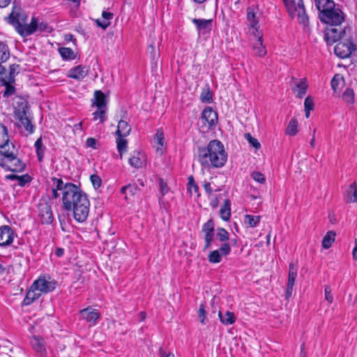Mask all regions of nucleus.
<instances>
[{
    "mask_svg": "<svg viewBox=\"0 0 357 357\" xmlns=\"http://www.w3.org/2000/svg\"><path fill=\"white\" fill-rule=\"evenodd\" d=\"M208 258V261L211 263L216 264V263H219L221 261L222 255L220 253V250H215L211 251L209 253Z\"/></svg>",
    "mask_w": 357,
    "mask_h": 357,
    "instance_id": "ea45409f",
    "label": "nucleus"
},
{
    "mask_svg": "<svg viewBox=\"0 0 357 357\" xmlns=\"http://www.w3.org/2000/svg\"><path fill=\"white\" fill-rule=\"evenodd\" d=\"M206 315V312L205 310V305L204 304H201L197 312V316L199 319V321L202 324H205Z\"/></svg>",
    "mask_w": 357,
    "mask_h": 357,
    "instance_id": "3c124183",
    "label": "nucleus"
},
{
    "mask_svg": "<svg viewBox=\"0 0 357 357\" xmlns=\"http://www.w3.org/2000/svg\"><path fill=\"white\" fill-rule=\"evenodd\" d=\"M231 203L229 199H226L224 201L223 205L221 206L220 210V215L221 218L224 221H228L231 216Z\"/></svg>",
    "mask_w": 357,
    "mask_h": 357,
    "instance_id": "a878e982",
    "label": "nucleus"
},
{
    "mask_svg": "<svg viewBox=\"0 0 357 357\" xmlns=\"http://www.w3.org/2000/svg\"><path fill=\"white\" fill-rule=\"evenodd\" d=\"M106 112H107V109L97 108L96 111H95L93 113V121L99 120L100 122H101V123L105 122L107 119Z\"/></svg>",
    "mask_w": 357,
    "mask_h": 357,
    "instance_id": "f704fd0d",
    "label": "nucleus"
},
{
    "mask_svg": "<svg viewBox=\"0 0 357 357\" xmlns=\"http://www.w3.org/2000/svg\"><path fill=\"white\" fill-rule=\"evenodd\" d=\"M15 91V88L13 86L10 85V84H7L6 86V89L3 91V97H8V96L14 94Z\"/></svg>",
    "mask_w": 357,
    "mask_h": 357,
    "instance_id": "e2e57ef3",
    "label": "nucleus"
},
{
    "mask_svg": "<svg viewBox=\"0 0 357 357\" xmlns=\"http://www.w3.org/2000/svg\"><path fill=\"white\" fill-rule=\"evenodd\" d=\"M297 276V270L294 266V264H290L289 268L288 281L286 289V298H290L293 293V289L295 284V280Z\"/></svg>",
    "mask_w": 357,
    "mask_h": 357,
    "instance_id": "4468645a",
    "label": "nucleus"
},
{
    "mask_svg": "<svg viewBox=\"0 0 357 357\" xmlns=\"http://www.w3.org/2000/svg\"><path fill=\"white\" fill-rule=\"evenodd\" d=\"M200 99L203 102L210 103L212 101V94L208 88L202 91L200 95Z\"/></svg>",
    "mask_w": 357,
    "mask_h": 357,
    "instance_id": "49530a36",
    "label": "nucleus"
},
{
    "mask_svg": "<svg viewBox=\"0 0 357 357\" xmlns=\"http://www.w3.org/2000/svg\"><path fill=\"white\" fill-rule=\"evenodd\" d=\"M87 74L88 68L86 66L79 65L71 68L68 72V76L77 80H82Z\"/></svg>",
    "mask_w": 357,
    "mask_h": 357,
    "instance_id": "6ab92c4d",
    "label": "nucleus"
},
{
    "mask_svg": "<svg viewBox=\"0 0 357 357\" xmlns=\"http://www.w3.org/2000/svg\"><path fill=\"white\" fill-rule=\"evenodd\" d=\"M90 179L95 188L100 187L102 181L99 176L96 174H92L90 177Z\"/></svg>",
    "mask_w": 357,
    "mask_h": 357,
    "instance_id": "4d7b16f0",
    "label": "nucleus"
},
{
    "mask_svg": "<svg viewBox=\"0 0 357 357\" xmlns=\"http://www.w3.org/2000/svg\"><path fill=\"white\" fill-rule=\"evenodd\" d=\"M201 120L204 126H206L207 128H211L218 122V114L212 107H206L202 113Z\"/></svg>",
    "mask_w": 357,
    "mask_h": 357,
    "instance_id": "9b49d317",
    "label": "nucleus"
},
{
    "mask_svg": "<svg viewBox=\"0 0 357 357\" xmlns=\"http://www.w3.org/2000/svg\"><path fill=\"white\" fill-rule=\"evenodd\" d=\"M15 233L12 228L8 225L0 227V246L10 245L14 240Z\"/></svg>",
    "mask_w": 357,
    "mask_h": 357,
    "instance_id": "f8f14e48",
    "label": "nucleus"
},
{
    "mask_svg": "<svg viewBox=\"0 0 357 357\" xmlns=\"http://www.w3.org/2000/svg\"><path fill=\"white\" fill-rule=\"evenodd\" d=\"M305 109L307 110H312L314 107V102L312 98L310 96H307L305 99L304 102Z\"/></svg>",
    "mask_w": 357,
    "mask_h": 357,
    "instance_id": "69168bd1",
    "label": "nucleus"
},
{
    "mask_svg": "<svg viewBox=\"0 0 357 357\" xmlns=\"http://www.w3.org/2000/svg\"><path fill=\"white\" fill-rule=\"evenodd\" d=\"M188 190L191 193H192V192H194L195 193H198L199 187H198L197 184L196 183L192 176H190L188 177Z\"/></svg>",
    "mask_w": 357,
    "mask_h": 357,
    "instance_id": "de8ad7c7",
    "label": "nucleus"
},
{
    "mask_svg": "<svg viewBox=\"0 0 357 357\" xmlns=\"http://www.w3.org/2000/svg\"><path fill=\"white\" fill-rule=\"evenodd\" d=\"M192 23L196 26L199 33H206L211 31L213 26L212 20L197 19L192 20Z\"/></svg>",
    "mask_w": 357,
    "mask_h": 357,
    "instance_id": "2eb2a0df",
    "label": "nucleus"
},
{
    "mask_svg": "<svg viewBox=\"0 0 357 357\" xmlns=\"http://www.w3.org/2000/svg\"><path fill=\"white\" fill-rule=\"evenodd\" d=\"M322 22L332 25H340L344 20L343 13L339 9H335L333 7L328 10H325L323 14L319 15Z\"/></svg>",
    "mask_w": 357,
    "mask_h": 357,
    "instance_id": "423d86ee",
    "label": "nucleus"
},
{
    "mask_svg": "<svg viewBox=\"0 0 357 357\" xmlns=\"http://www.w3.org/2000/svg\"><path fill=\"white\" fill-rule=\"evenodd\" d=\"M10 57L8 47L3 43H0V62H5Z\"/></svg>",
    "mask_w": 357,
    "mask_h": 357,
    "instance_id": "c9c22d12",
    "label": "nucleus"
},
{
    "mask_svg": "<svg viewBox=\"0 0 357 357\" xmlns=\"http://www.w3.org/2000/svg\"><path fill=\"white\" fill-rule=\"evenodd\" d=\"M350 29H342L341 27H335L328 29L324 33V40L328 45H332L335 43H338L343 40L347 35Z\"/></svg>",
    "mask_w": 357,
    "mask_h": 357,
    "instance_id": "0eeeda50",
    "label": "nucleus"
},
{
    "mask_svg": "<svg viewBox=\"0 0 357 357\" xmlns=\"http://www.w3.org/2000/svg\"><path fill=\"white\" fill-rule=\"evenodd\" d=\"M347 199L349 202H357V190L354 188L353 185H350L347 194Z\"/></svg>",
    "mask_w": 357,
    "mask_h": 357,
    "instance_id": "09e8293b",
    "label": "nucleus"
},
{
    "mask_svg": "<svg viewBox=\"0 0 357 357\" xmlns=\"http://www.w3.org/2000/svg\"><path fill=\"white\" fill-rule=\"evenodd\" d=\"M297 127V120L295 118L291 119L287 126L285 133L290 136L296 135L298 132Z\"/></svg>",
    "mask_w": 357,
    "mask_h": 357,
    "instance_id": "473e14b6",
    "label": "nucleus"
},
{
    "mask_svg": "<svg viewBox=\"0 0 357 357\" xmlns=\"http://www.w3.org/2000/svg\"><path fill=\"white\" fill-rule=\"evenodd\" d=\"M59 52L64 60H72L75 58L74 51L70 47H60Z\"/></svg>",
    "mask_w": 357,
    "mask_h": 357,
    "instance_id": "2f4dec72",
    "label": "nucleus"
},
{
    "mask_svg": "<svg viewBox=\"0 0 357 357\" xmlns=\"http://www.w3.org/2000/svg\"><path fill=\"white\" fill-rule=\"evenodd\" d=\"M53 181V188L52 189V198L57 199L59 197V193L58 191H61L62 194V203L63 204V195L65 190L66 189L67 185H73L72 183H64L61 178H57L56 177H53L52 178Z\"/></svg>",
    "mask_w": 357,
    "mask_h": 357,
    "instance_id": "ddd939ff",
    "label": "nucleus"
},
{
    "mask_svg": "<svg viewBox=\"0 0 357 357\" xmlns=\"http://www.w3.org/2000/svg\"><path fill=\"white\" fill-rule=\"evenodd\" d=\"M31 344L39 356L43 357L46 354L45 342L43 338L33 336L31 340Z\"/></svg>",
    "mask_w": 357,
    "mask_h": 357,
    "instance_id": "dca6fc26",
    "label": "nucleus"
},
{
    "mask_svg": "<svg viewBox=\"0 0 357 357\" xmlns=\"http://www.w3.org/2000/svg\"><path fill=\"white\" fill-rule=\"evenodd\" d=\"M63 206L66 211H73L74 218L78 222H83L89 215L90 202L86 194L73 183L66 187Z\"/></svg>",
    "mask_w": 357,
    "mask_h": 357,
    "instance_id": "f257e3e1",
    "label": "nucleus"
},
{
    "mask_svg": "<svg viewBox=\"0 0 357 357\" xmlns=\"http://www.w3.org/2000/svg\"><path fill=\"white\" fill-rule=\"evenodd\" d=\"M295 87L298 91L297 96L300 98H303L306 94L307 84L305 79H301L295 83Z\"/></svg>",
    "mask_w": 357,
    "mask_h": 357,
    "instance_id": "c756f323",
    "label": "nucleus"
},
{
    "mask_svg": "<svg viewBox=\"0 0 357 357\" xmlns=\"http://www.w3.org/2000/svg\"><path fill=\"white\" fill-rule=\"evenodd\" d=\"M218 250H220V253L222 255L227 256L231 252L230 244L227 242H224Z\"/></svg>",
    "mask_w": 357,
    "mask_h": 357,
    "instance_id": "603ef678",
    "label": "nucleus"
},
{
    "mask_svg": "<svg viewBox=\"0 0 357 357\" xmlns=\"http://www.w3.org/2000/svg\"><path fill=\"white\" fill-rule=\"evenodd\" d=\"M155 139L157 144H159L160 146H162L164 145V142H165L164 134L160 130H158L157 131Z\"/></svg>",
    "mask_w": 357,
    "mask_h": 357,
    "instance_id": "bf43d9fd",
    "label": "nucleus"
},
{
    "mask_svg": "<svg viewBox=\"0 0 357 357\" xmlns=\"http://www.w3.org/2000/svg\"><path fill=\"white\" fill-rule=\"evenodd\" d=\"M260 216H255L251 215H245V222L249 225L251 227H255L257 226L260 221Z\"/></svg>",
    "mask_w": 357,
    "mask_h": 357,
    "instance_id": "4c0bfd02",
    "label": "nucleus"
},
{
    "mask_svg": "<svg viewBox=\"0 0 357 357\" xmlns=\"http://www.w3.org/2000/svg\"><path fill=\"white\" fill-rule=\"evenodd\" d=\"M31 176L26 174L22 176H19L17 178L18 185L21 187L24 186L26 183L31 182Z\"/></svg>",
    "mask_w": 357,
    "mask_h": 357,
    "instance_id": "864d4df0",
    "label": "nucleus"
},
{
    "mask_svg": "<svg viewBox=\"0 0 357 357\" xmlns=\"http://www.w3.org/2000/svg\"><path fill=\"white\" fill-rule=\"evenodd\" d=\"M96 22L98 26L101 27L103 29H106L110 25L109 21H107L102 18L97 19Z\"/></svg>",
    "mask_w": 357,
    "mask_h": 357,
    "instance_id": "0e129e2a",
    "label": "nucleus"
},
{
    "mask_svg": "<svg viewBox=\"0 0 357 357\" xmlns=\"http://www.w3.org/2000/svg\"><path fill=\"white\" fill-rule=\"evenodd\" d=\"M21 124L24 127L25 130L29 133L31 134L34 131V126L32 125L31 121L28 117L23 118L19 120Z\"/></svg>",
    "mask_w": 357,
    "mask_h": 357,
    "instance_id": "37998d69",
    "label": "nucleus"
},
{
    "mask_svg": "<svg viewBox=\"0 0 357 357\" xmlns=\"http://www.w3.org/2000/svg\"><path fill=\"white\" fill-rule=\"evenodd\" d=\"M244 137L245 139L249 142L250 145L253 146L256 150L261 147V144L257 139L253 137L250 133H245Z\"/></svg>",
    "mask_w": 357,
    "mask_h": 357,
    "instance_id": "c03bdc74",
    "label": "nucleus"
},
{
    "mask_svg": "<svg viewBox=\"0 0 357 357\" xmlns=\"http://www.w3.org/2000/svg\"><path fill=\"white\" fill-rule=\"evenodd\" d=\"M314 3L317 8L320 11V15L325 10H328L335 6L334 2L331 0H314Z\"/></svg>",
    "mask_w": 357,
    "mask_h": 357,
    "instance_id": "bb28decb",
    "label": "nucleus"
},
{
    "mask_svg": "<svg viewBox=\"0 0 357 357\" xmlns=\"http://www.w3.org/2000/svg\"><path fill=\"white\" fill-rule=\"evenodd\" d=\"M79 316L82 319L84 320L89 324V326H95L97 321L100 317V314L98 310L93 309L91 307H88L79 312Z\"/></svg>",
    "mask_w": 357,
    "mask_h": 357,
    "instance_id": "1a4fd4ad",
    "label": "nucleus"
},
{
    "mask_svg": "<svg viewBox=\"0 0 357 357\" xmlns=\"http://www.w3.org/2000/svg\"><path fill=\"white\" fill-rule=\"evenodd\" d=\"M342 98L343 100L349 103L352 104L354 101V92L353 89L350 88H347L342 94Z\"/></svg>",
    "mask_w": 357,
    "mask_h": 357,
    "instance_id": "58836bf2",
    "label": "nucleus"
},
{
    "mask_svg": "<svg viewBox=\"0 0 357 357\" xmlns=\"http://www.w3.org/2000/svg\"><path fill=\"white\" fill-rule=\"evenodd\" d=\"M131 131V126L127 121L121 120L119 121L116 134L119 137H126Z\"/></svg>",
    "mask_w": 357,
    "mask_h": 357,
    "instance_id": "393cba45",
    "label": "nucleus"
},
{
    "mask_svg": "<svg viewBox=\"0 0 357 357\" xmlns=\"http://www.w3.org/2000/svg\"><path fill=\"white\" fill-rule=\"evenodd\" d=\"M129 164L135 168L142 167L146 164V156L143 153L135 151L129 159Z\"/></svg>",
    "mask_w": 357,
    "mask_h": 357,
    "instance_id": "a211bd4d",
    "label": "nucleus"
},
{
    "mask_svg": "<svg viewBox=\"0 0 357 357\" xmlns=\"http://www.w3.org/2000/svg\"><path fill=\"white\" fill-rule=\"evenodd\" d=\"M217 238L221 242H227L229 239V232L224 228L219 227L217 229Z\"/></svg>",
    "mask_w": 357,
    "mask_h": 357,
    "instance_id": "e433bc0d",
    "label": "nucleus"
},
{
    "mask_svg": "<svg viewBox=\"0 0 357 357\" xmlns=\"http://www.w3.org/2000/svg\"><path fill=\"white\" fill-rule=\"evenodd\" d=\"M254 35L256 38H257V40L256 43L253 45V51L255 52V54L257 56L262 57L266 54V50L265 47L263 45L262 43V36H259V33H254Z\"/></svg>",
    "mask_w": 357,
    "mask_h": 357,
    "instance_id": "412c9836",
    "label": "nucleus"
},
{
    "mask_svg": "<svg viewBox=\"0 0 357 357\" xmlns=\"http://www.w3.org/2000/svg\"><path fill=\"white\" fill-rule=\"evenodd\" d=\"M126 188H128L127 190L130 192L131 195H135L139 190V188L135 183H129L126 185Z\"/></svg>",
    "mask_w": 357,
    "mask_h": 357,
    "instance_id": "680f3d73",
    "label": "nucleus"
},
{
    "mask_svg": "<svg viewBox=\"0 0 357 357\" xmlns=\"http://www.w3.org/2000/svg\"><path fill=\"white\" fill-rule=\"evenodd\" d=\"M356 50V45L350 35L339 41L334 47L335 54L340 59L349 58Z\"/></svg>",
    "mask_w": 357,
    "mask_h": 357,
    "instance_id": "39448f33",
    "label": "nucleus"
},
{
    "mask_svg": "<svg viewBox=\"0 0 357 357\" xmlns=\"http://www.w3.org/2000/svg\"><path fill=\"white\" fill-rule=\"evenodd\" d=\"M197 158L203 167L218 168L225 165L227 154L222 142L215 139L211 141L206 147L198 148Z\"/></svg>",
    "mask_w": 357,
    "mask_h": 357,
    "instance_id": "f03ea898",
    "label": "nucleus"
},
{
    "mask_svg": "<svg viewBox=\"0 0 357 357\" xmlns=\"http://www.w3.org/2000/svg\"><path fill=\"white\" fill-rule=\"evenodd\" d=\"M213 238H214V234H204V241H205V245H204V250H206L211 247V243L213 241Z\"/></svg>",
    "mask_w": 357,
    "mask_h": 357,
    "instance_id": "6e6d98bb",
    "label": "nucleus"
},
{
    "mask_svg": "<svg viewBox=\"0 0 357 357\" xmlns=\"http://www.w3.org/2000/svg\"><path fill=\"white\" fill-rule=\"evenodd\" d=\"M158 185L160 187V190L162 196L165 195L169 192V188L167 183L164 181L162 178L159 179Z\"/></svg>",
    "mask_w": 357,
    "mask_h": 357,
    "instance_id": "13d9d810",
    "label": "nucleus"
},
{
    "mask_svg": "<svg viewBox=\"0 0 357 357\" xmlns=\"http://www.w3.org/2000/svg\"><path fill=\"white\" fill-rule=\"evenodd\" d=\"M291 17H297L299 24L307 27L309 18L305 13L303 0H283Z\"/></svg>",
    "mask_w": 357,
    "mask_h": 357,
    "instance_id": "20e7f679",
    "label": "nucleus"
},
{
    "mask_svg": "<svg viewBox=\"0 0 357 357\" xmlns=\"http://www.w3.org/2000/svg\"><path fill=\"white\" fill-rule=\"evenodd\" d=\"M96 144H97L96 139L93 137H89L86 142V146L88 147H91L93 149H96Z\"/></svg>",
    "mask_w": 357,
    "mask_h": 357,
    "instance_id": "338daca9",
    "label": "nucleus"
},
{
    "mask_svg": "<svg viewBox=\"0 0 357 357\" xmlns=\"http://www.w3.org/2000/svg\"><path fill=\"white\" fill-rule=\"evenodd\" d=\"M1 154L3 155V158H0V166L6 170L9 171V162L10 160L8 158V155L10 154V152L3 151L1 152Z\"/></svg>",
    "mask_w": 357,
    "mask_h": 357,
    "instance_id": "a19ab883",
    "label": "nucleus"
},
{
    "mask_svg": "<svg viewBox=\"0 0 357 357\" xmlns=\"http://www.w3.org/2000/svg\"><path fill=\"white\" fill-rule=\"evenodd\" d=\"M34 146L36 148L38 160V161L42 162L44 158L46 147L43 145L41 137L38 138L36 141Z\"/></svg>",
    "mask_w": 357,
    "mask_h": 357,
    "instance_id": "cd10ccee",
    "label": "nucleus"
},
{
    "mask_svg": "<svg viewBox=\"0 0 357 357\" xmlns=\"http://www.w3.org/2000/svg\"><path fill=\"white\" fill-rule=\"evenodd\" d=\"M56 282L54 280H47L45 278H38L33 283V288L38 289L40 294H47L54 291L56 288Z\"/></svg>",
    "mask_w": 357,
    "mask_h": 357,
    "instance_id": "9d476101",
    "label": "nucleus"
},
{
    "mask_svg": "<svg viewBox=\"0 0 357 357\" xmlns=\"http://www.w3.org/2000/svg\"><path fill=\"white\" fill-rule=\"evenodd\" d=\"M343 79V77H341L340 75H335L331 82V87L332 89L336 91L337 89H339V85H340V83L341 82V80Z\"/></svg>",
    "mask_w": 357,
    "mask_h": 357,
    "instance_id": "8fccbe9b",
    "label": "nucleus"
},
{
    "mask_svg": "<svg viewBox=\"0 0 357 357\" xmlns=\"http://www.w3.org/2000/svg\"><path fill=\"white\" fill-rule=\"evenodd\" d=\"M336 234L333 231H328L324 236L322 240V246L325 249H328L332 245V243L335 241V237Z\"/></svg>",
    "mask_w": 357,
    "mask_h": 357,
    "instance_id": "c85d7f7f",
    "label": "nucleus"
},
{
    "mask_svg": "<svg viewBox=\"0 0 357 357\" xmlns=\"http://www.w3.org/2000/svg\"><path fill=\"white\" fill-rule=\"evenodd\" d=\"M202 231L206 234H214V223L212 220H208L206 223L204 224Z\"/></svg>",
    "mask_w": 357,
    "mask_h": 357,
    "instance_id": "a18cd8bd",
    "label": "nucleus"
},
{
    "mask_svg": "<svg viewBox=\"0 0 357 357\" xmlns=\"http://www.w3.org/2000/svg\"><path fill=\"white\" fill-rule=\"evenodd\" d=\"M41 296L40 291L38 289H34L33 288V284H31L30 289L26 292V296L23 300V304L24 305H29L36 299H38Z\"/></svg>",
    "mask_w": 357,
    "mask_h": 357,
    "instance_id": "5701e85b",
    "label": "nucleus"
},
{
    "mask_svg": "<svg viewBox=\"0 0 357 357\" xmlns=\"http://www.w3.org/2000/svg\"><path fill=\"white\" fill-rule=\"evenodd\" d=\"M27 110H28V105L27 102H23L22 104V107L19 109L15 112V116L17 120H20L23 118H26L27 116Z\"/></svg>",
    "mask_w": 357,
    "mask_h": 357,
    "instance_id": "79ce46f5",
    "label": "nucleus"
},
{
    "mask_svg": "<svg viewBox=\"0 0 357 357\" xmlns=\"http://www.w3.org/2000/svg\"><path fill=\"white\" fill-rule=\"evenodd\" d=\"M252 178L257 182L264 183L266 181L264 175L259 172H254L252 174Z\"/></svg>",
    "mask_w": 357,
    "mask_h": 357,
    "instance_id": "5fc2aeb1",
    "label": "nucleus"
},
{
    "mask_svg": "<svg viewBox=\"0 0 357 357\" xmlns=\"http://www.w3.org/2000/svg\"><path fill=\"white\" fill-rule=\"evenodd\" d=\"M38 215L43 224L50 225L54 221V215L51 205L47 202H41L38 204Z\"/></svg>",
    "mask_w": 357,
    "mask_h": 357,
    "instance_id": "6e6552de",
    "label": "nucleus"
},
{
    "mask_svg": "<svg viewBox=\"0 0 357 357\" xmlns=\"http://www.w3.org/2000/svg\"><path fill=\"white\" fill-rule=\"evenodd\" d=\"M8 22L14 26L17 33L22 37H26L33 33L38 29L36 18L32 17L30 24H26L27 16L20 7L13 5V10L7 17Z\"/></svg>",
    "mask_w": 357,
    "mask_h": 357,
    "instance_id": "7ed1b4c3",
    "label": "nucleus"
},
{
    "mask_svg": "<svg viewBox=\"0 0 357 357\" xmlns=\"http://www.w3.org/2000/svg\"><path fill=\"white\" fill-rule=\"evenodd\" d=\"M8 158L10 160L9 171L20 172L25 169V164L20 159L17 158L13 153L10 152V154L8 155Z\"/></svg>",
    "mask_w": 357,
    "mask_h": 357,
    "instance_id": "f3484780",
    "label": "nucleus"
},
{
    "mask_svg": "<svg viewBox=\"0 0 357 357\" xmlns=\"http://www.w3.org/2000/svg\"><path fill=\"white\" fill-rule=\"evenodd\" d=\"M247 20L248 25L254 29L253 33H257L258 32L257 25L259 22L254 8L252 7H248L247 9Z\"/></svg>",
    "mask_w": 357,
    "mask_h": 357,
    "instance_id": "aec40b11",
    "label": "nucleus"
},
{
    "mask_svg": "<svg viewBox=\"0 0 357 357\" xmlns=\"http://www.w3.org/2000/svg\"><path fill=\"white\" fill-rule=\"evenodd\" d=\"M125 137H119L117 136L116 139V144L118 152L119 153L121 158L122 157V154L127 151V139H124Z\"/></svg>",
    "mask_w": 357,
    "mask_h": 357,
    "instance_id": "72a5a7b5",
    "label": "nucleus"
},
{
    "mask_svg": "<svg viewBox=\"0 0 357 357\" xmlns=\"http://www.w3.org/2000/svg\"><path fill=\"white\" fill-rule=\"evenodd\" d=\"M113 13H109V12H107V11H103L102 13V18L107 20V21H109L112 19L113 17Z\"/></svg>",
    "mask_w": 357,
    "mask_h": 357,
    "instance_id": "774afa93",
    "label": "nucleus"
},
{
    "mask_svg": "<svg viewBox=\"0 0 357 357\" xmlns=\"http://www.w3.org/2000/svg\"><path fill=\"white\" fill-rule=\"evenodd\" d=\"M218 317L221 323L225 326L231 325L234 324L236 320L234 313L229 311H226L225 312L220 311Z\"/></svg>",
    "mask_w": 357,
    "mask_h": 357,
    "instance_id": "b1692460",
    "label": "nucleus"
},
{
    "mask_svg": "<svg viewBox=\"0 0 357 357\" xmlns=\"http://www.w3.org/2000/svg\"><path fill=\"white\" fill-rule=\"evenodd\" d=\"M8 130L6 126L0 124V148H4L8 144Z\"/></svg>",
    "mask_w": 357,
    "mask_h": 357,
    "instance_id": "7c9ffc66",
    "label": "nucleus"
},
{
    "mask_svg": "<svg viewBox=\"0 0 357 357\" xmlns=\"http://www.w3.org/2000/svg\"><path fill=\"white\" fill-rule=\"evenodd\" d=\"M107 100L105 94L100 90H97L94 93V99L93 105H96L97 108L107 109Z\"/></svg>",
    "mask_w": 357,
    "mask_h": 357,
    "instance_id": "4be33fe9",
    "label": "nucleus"
},
{
    "mask_svg": "<svg viewBox=\"0 0 357 357\" xmlns=\"http://www.w3.org/2000/svg\"><path fill=\"white\" fill-rule=\"evenodd\" d=\"M324 293H325L326 300L331 303H333V294H332V290L329 286L325 287Z\"/></svg>",
    "mask_w": 357,
    "mask_h": 357,
    "instance_id": "052dcab7",
    "label": "nucleus"
}]
</instances>
